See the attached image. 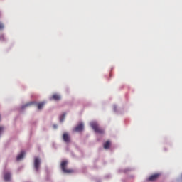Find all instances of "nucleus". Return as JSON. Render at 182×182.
<instances>
[{
    "mask_svg": "<svg viewBox=\"0 0 182 182\" xmlns=\"http://www.w3.org/2000/svg\"><path fill=\"white\" fill-rule=\"evenodd\" d=\"M4 181H11V173H4Z\"/></svg>",
    "mask_w": 182,
    "mask_h": 182,
    "instance_id": "obj_7",
    "label": "nucleus"
},
{
    "mask_svg": "<svg viewBox=\"0 0 182 182\" xmlns=\"http://www.w3.org/2000/svg\"><path fill=\"white\" fill-rule=\"evenodd\" d=\"M1 39H4V34H1V36H0V40Z\"/></svg>",
    "mask_w": 182,
    "mask_h": 182,
    "instance_id": "obj_16",
    "label": "nucleus"
},
{
    "mask_svg": "<svg viewBox=\"0 0 182 182\" xmlns=\"http://www.w3.org/2000/svg\"><path fill=\"white\" fill-rule=\"evenodd\" d=\"M159 176L160 174L159 173L154 174L149 178V181H156L159 177Z\"/></svg>",
    "mask_w": 182,
    "mask_h": 182,
    "instance_id": "obj_6",
    "label": "nucleus"
},
{
    "mask_svg": "<svg viewBox=\"0 0 182 182\" xmlns=\"http://www.w3.org/2000/svg\"><path fill=\"white\" fill-rule=\"evenodd\" d=\"M50 100H54L55 101H59V100H60V95H59L58 94H54V95H53Z\"/></svg>",
    "mask_w": 182,
    "mask_h": 182,
    "instance_id": "obj_8",
    "label": "nucleus"
},
{
    "mask_svg": "<svg viewBox=\"0 0 182 182\" xmlns=\"http://www.w3.org/2000/svg\"><path fill=\"white\" fill-rule=\"evenodd\" d=\"M43 106H45V102L38 103V104L37 105L38 109V110L42 109V108L43 107Z\"/></svg>",
    "mask_w": 182,
    "mask_h": 182,
    "instance_id": "obj_10",
    "label": "nucleus"
},
{
    "mask_svg": "<svg viewBox=\"0 0 182 182\" xmlns=\"http://www.w3.org/2000/svg\"><path fill=\"white\" fill-rule=\"evenodd\" d=\"M33 104H34V102L28 103V104H26V105L24 106V107H29V106L32 105Z\"/></svg>",
    "mask_w": 182,
    "mask_h": 182,
    "instance_id": "obj_14",
    "label": "nucleus"
},
{
    "mask_svg": "<svg viewBox=\"0 0 182 182\" xmlns=\"http://www.w3.org/2000/svg\"><path fill=\"white\" fill-rule=\"evenodd\" d=\"M41 164V161L38 158H35L34 167L36 171H39V165Z\"/></svg>",
    "mask_w": 182,
    "mask_h": 182,
    "instance_id": "obj_4",
    "label": "nucleus"
},
{
    "mask_svg": "<svg viewBox=\"0 0 182 182\" xmlns=\"http://www.w3.org/2000/svg\"><path fill=\"white\" fill-rule=\"evenodd\" d=\"M24 156H25V152L24 151L21 152V154L17 156L16 160L17 161L21 160L22 159L24 158Z\"/></svg>",
    "mask_w": 182,
    "mask_h": 182,
    "instance_id": "obj_9",
    "label": "nucleus"
},
{
    "mask_svg": "<svg viewBox=\"0 0 182 182\" xmlns=\"http://www.w3.org/2000/svg\"><path fill=\"white\" fill-rule=\"evenodd\" d=\"M4 28V24L3 23H0V30H3Z\"/></svg>",
    "mask_w": 182,
    "mask_h": 182,
    "instance_id": "obj_13",
    "label": "nucleus"
},
{
    "mask_svg": "<svg viewBox=\"0 0 182 182\" xmlns=\"http://www.w3.org/2000/svg\"><path fill=\"white\" fill-rule=\"evenodd\" d=\"M91 127L93 130L98 134H104V130L99 127L98 124L95 122H92L90 124Z\"/></svg>",
    "mask_w": 182,
    "mask_h": 182,
    "instance_id": "obj_2",
    "label": "nucleus"
},
{
    "mask_svg": "<svg viewBox=\"0 0 182 182\" xmlns=\"http://www.w3.org/2000/svg\"><path fill=\"white\" fill-rule=\"evenodd\" d=\"M54 128H56V126H54Z\"/></svg>",
    "mask_w": 182,
    "mask_h": 182,
    "instance_id": "obj_17",
    "label": "nucleus"
},
{
    "mask_svg": "<svg viewBox=\"0 0 182 182\" xmlns=\"http://www.w3.org/2000/svg\"><path fill=\"white\" fill-rule=\"evenodd\" d=\"M85 129L83 123L79 124L77 127L73 129L74 132H80Z\"/></svg>",
    "mask_w": 182,
    "mask_h": 182,
    "instance_id": "obj_3",
    "label": "nucleus"
},
{
    "mask_svg": "<svg viewBox=\"0 0 182 182\" xmlns=\"http://www.w3.org/2000/svg\"><path fill=\"white\" fill-rule=\"evenodd\" d=\"M63 139L66 143L70 142V136H69V134L68 133H64L63 134Z\"/></svg>",
    "mask_w": 182,
    "mask_h": 182,
    "instance_id": "obj_5",
    "label": "nucleus"
},
{
    "mask_svg": "<svg viewBox=\"0 0 182 182\" xmlns=\"http://www.w3.org/2000/svg\"><path fill=\"white\" fill-rule=\"evenodd\" d=\"M110 146V142L107 141L106 143L104 144V148L105 149H109Z\"/></svg>",
    "mask_w": 182,
    "mask_h": 182,
    "instance_id": "obj_11",
    "label": "nucleus"
},
{
    "mask_svg": "<svg viewBox=\"0 0 182 182\" xmlns=\"http://www.w3.org/2000/svg\"><path fill=\"white\" fill-rule=\"evenodd\" d=\"M4 128L3 127H0V134L3 132Z\"/></svg>",
    "mask_w": 182,
    "mask_h": 182,
    "instance_id": "obj_15",
    "label": "nucleus"
},
{
    "mask_svg": "<svg viewBox=\"0 0 182 182\" xmlns=\"http://www.w3.org/2000/svg\"><path fill=\"white\" fill-rule=\"evenodd\" d=\"M62 171L65 173H73V170L72 169H66V167L68 166V161H63L60 164Z\"/></svg>",
    "mask_w": 182,
    "mask_h": 182,
    "instance_id": "obj_1",
    "label": "nucleus"
},
{
    "mask_svg": "<svg viewBox=\"0 0 182 182\" xmlns=\"http://www.w3.org/2000/svg\"><path fill=\"white\" fill-rule=\"evenodd\" d=\"M65 116H66V114H63V116L60 118V122H63V119H65Z\"/></svg>",
    "mask_w": 182,
    "mask_h": 182,
    "instance_id": "obj_12",
    "label": "nucleus"
}]
</instances>
